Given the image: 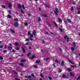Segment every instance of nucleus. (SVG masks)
<instances>
[{"label":"nucleus","instance_id":"nucleus-1","mask_svg":"<svg viewBox=\"0 0 80 80\" xmlns=\"http://www.w3.org/2000/svg\"><path fill=\"white\" fill-rule=\"evenodd\" d=\"M55 11H54V12L56 15H58V9L57 8H56L55 9Z\"/></svg>","mask_w":80,"mask_h":80},{"label":"nucleus","instance_id":"nucleus-2","mask_svg":"<svg viewBox=\"0 0 80 80\" xmlns=\"http://www.w3.org/2000/svg\"><path fill=\"white\" fill-rule=\"evenodd\" d=\"M18 22H15L14 23V26H15V27H18Z\"/></svg>","mask_w":80,"mask_h":80},{"label":"nucleus","instance_id":"nucleus-3","mask_svg":"<svg viewBox=\"0 0 80 80\" xmlns=\"http://www.w3.org/2000/svg\"><path fill=\"white\" fill-rule=\"evenodd\" d=\"M25 77L26 78H32V77H31V75H29V76H25Z\"/></svg>","mask_w":80,"mask_h":80},{"label":"nucleus","instance_id":"nucleus-4","mask_svg":"<svg viewBox=\"0 0 80 80\" xmlns=\"http://www.w3.org/2000/svg\"><path fill=\"white\" fill-rule=\"evenodd\" d=\"M10 32H12V33H14L15 32V31L12 29H10Z\"/></svg>","mask_w":80,"mask_h":80},{"label":"nucleus","instance_id":"nucleus-5","mask_svg":"<svg viewBox=\"0 0 80 80\" xmlns=\"http://www.w3.org/2000/svg\"><path fill=\"white\" fill-rule=\"evenodd\" d=\"M18 8H19L20 9V10L21 9H22L21 8H22V5H21L20 4H18Z\"/></svg>","mask_w":80,"mask_h":80},{"label":"nucleus","instance_id":"nucleus-6","mask_svg":"<svg viewBox=\"0 0 80 80\" xmlns=\"http://www.w3.org/2000/svg\"><path fill=\"white\" fill-rule=\"evenodd\" d=\"M26 59H22L21 61V62L22 63H23V62H26Z\"/></svg>","mask_w":80,"mask_h":80},{"label":"nucleus","instance_id":"nucleus-7","mask_svg":"<svg viewBox=\"0 0 80 80\" xmlns=\"http://www.w3.org/2000/svg\"><path fill=\"white\" fill-rule=\"evenodd\" d=\"M7 17L8 18H10V19L12 18V16H11L9 14L8 15Z\"/></svg>","mask_w":80,"mask_h":80},{"label":"nucleus","instance_id":"nucleus-8","mask_svg":"<svg viewBox=\"0 0 80 80\" xmlns=\"http://www.w3.org/2000/svg\"><path fill=\"white\" fill-rule=\"evenodd\" d=\"M22 49V50L24 53H25V49L23 48V47H22L21 48Z\"/></svg>","mask_w":80,"mask_h":80},{"label":"nucleus","instance_id":"nucleus-9","mask_svg":"<svg viewBox=\"0 0 80 80\" xmlns=\"http://www.w3.org/2000/svg\"><path fill=\"white\" fill-rule=\"evenodd\" d=\"M61 65L62 66H63L64 65V61L63 60L62 61Z\"/></svg>","mask_w":80,"mask_h":80},{"label":"nucleus","instance_id":"nucleus-10","mask_svg":"<svg viewBox=\"0 0 80 80\" xmlns=\"http://www.w3.org/2000/svg\"><path fill=\"white\" fill-rule=\"evenodd\" d=\"M50 59V58H44L43 60H45L46 61H47V60H49Z\"/></svg>","mask_w":80,"mask_h":80},{"label":"nucleus","instance_id":"nucleus-11","mask_svg":"<svg viewBox=\"0 0 80 80\" xmlns=\"http://www.w3.org/2000/svg\"><path fill=\"white\" fill-rule=\"evenodd\" d=\"M67 21L69 22V23H71L72 22V21H71V20H70L69 19H67Z\"/></svg>","mask_w":80,"mask_h":80},{"label":"nucleus","instance_id":"nucleus-12","mask_svg":"<svg viewBox=\"0 0 80 80\" xmlns=\"http://www.w3.org/2000/svg\"><path fill=\"white\" fill-rule=\"evenodd\" d=\"M12 6V4H8V7L9 8H11Z\"/></svg>","mask_w":80,"mask_h":80},{"label":"nucleus","instance_id":"nucleus-13","mask_svg":"<svg viewBox=\"0 0 80 80\" xmlns=\"http://www.w3.org/2000/svg\"><path fill=\"white\" fill-rule=\"evenodd\" d=\"M35 58V55H33L31 59H33V58Z\"/></svg>","mask_w":80,"mask_h":80},{"label":"nucleus","instance_id":"nucleus-14","mask_svg":"<svg viewBox=\"0 0 80 80\" xmlns=\"http://www.w3.org/2000/svg\"><path fill=\"white\" fill-rule=\"evenodd\" d=\"M8 48L9 50H12V47L11 46L9 47H8Z\"/></svg>","mask_w":80,"mask_h":80},{"label":"nucleus","instance_id":"nucleus-15","mask_svg":"<svg viewBox=\"0 0 80 80\" xmlns=\"http://www.w3.org/2000/svg\"><path fill=\"white\" fill-rule=\"evenodd\" d=\"M53 23L57 27H58V25H57V23H56V22H53Z\"/></svg>","mask_w":80,"mask_h":80},{"label":"nucleus","instance_id":"nucleus-16","mask_svg":"<svg viewBox=\"0 0 80 80\" xmlns=\"http://www.w3.org/2000/svg\"><path fill=\"white\" fill-rule=\"evenodd\" d=\"M58 20L59 22H62V19H61V18H58Z\"/></svg>","mask_w":80,"mask_h":80},{"label":"nucleus","instance_id":"nucleus-17","mask_svg":"<svg viewBox=\"0 0 80 80\" xmlns=\"http://www.w3.org/2000/svg\"><path fill=\"white\" fill-rule=\"evenodd\" d=\"M70 75H71L72 76V77H74V76H75V75L72 74V72L70 73Z\"/></svg>","mask_w":80,"mask_h":80},{"label":"nucleus","instance_id":"nucleus-18","mask_svg":"<svg viewBox=\"0 0 80 80\" xmlns=\"http://www.w3.org/2000/svg\"><path fill=\"white\" fill-rule=\"evenodd\" d=\"M55 62L56 63H59V62H58V60L57 59H56L55 60Z\"/></svg>","mask_w":80,"mask_h":80},{"label":"nucleus","instance_id":"nucleus-19","mask_svg":"<svg viewBox=\"0 0 80 80\" xmlns=\"http://www.w3.org/2000/svg\"><path fill=\"white\" fill-rule=\"evenodd\" d=\"M40 62V60H37L36 61V63H38Z\"/></svg>","mask_w":80,"mask_h":80},{"label":"nucleus","instance_id":"nucleus-20","mask_svg":"<svg viewBox=\"0 0 80 80\" xmlns=\"http://www.w3.org/2000/svg\"><path fill=\"white\" fill-rule=\"evenodd\" d=\"M19 65H20V66H21L22 67H23V66L24 65L23 64V63H19Z\"/></svg>","mask_w":80,"mask_h":80},{"label":"nucleus","instance_id":"nucleus-21","mask_svg":"<svg viewBox=\"0 0 80 80\" xmlns=\"http://www.w3.org/2000/svg\"><path fill=\"white\" fill-rule=\"evenodd\" d=\"M68 71V72H71V71H72V69L69 68H67Z\"/></svg>","mask_w":80,"mask_h":80},{"label":"nucleus","instance_id":"nucleus-22","mask_svg":"<svg viewBox=\"0 0 80 80\" xmlns=\"http://www.w3.org/2000/svg\"><path fill=\"white\" fill-rule=\"evenodd\" d=\"M13 72H14V73H15V74H17L18 73V72H17L16 71H15V70H13Z\"/></svg>","mask_w":80,"mask_h":80},{"label":"nucleus","instance_id":"nucleus-23","mask_svg":"<svg viewBox=\"0 0 80 80\" xmlns=\"http://www.w3.org/2000/svg\"><path fill=\"white\" fill-rule=\"evenodd\" d=\"M62 70L60 69L58 70V72H59V73H60V72H62Z\"/></svg>","mask_w":80,"mask_h":80},{"label":"nucleus","instance_id":"nucleus-24","mask_svg":"<svg viewBox=\"0 0 80 80\" xmlns=\"http://www.w3.org/2000/svg\"><path fill=\"white\" fill-rule=\"evenodd\" d=\"M32 53L31 52H29L28 53V55H27V56L28 57H29V56H30V55H31V54Z\"/></svg>","mask_w":80,"mask_h":80},{"label":"nucleus","instance_id":"nucleus-25","mask_svg":"<svg viewBox=\"0 0 80 80\" xmlns=\"http://www.w3.org/2000/svg\"><path fill=\"white\" fill-rule=\"evenodd\" d=\"M21 12H22V13H23V14H24V12H23V11L22 10V9H21Z\"/></svg>","mask_w":80,"mask_h":80},{"label":"nucleus","instance_id":"nucleus-26","mask_svg":"<svg viewBox=\"0 0 80 80\" xmlns=\"http://www.w3.org/2000/svg\"><path fill=\"white\" fill-rule=\"evenodd\" d=\"M38 22H40V21H41V19H40V17H38Z\"/></svg>","mask_w":80,"mask_h":80},{"label":"nucleus","instance_id":"nucleus-27","mask_svg":"<svg viewBox=\"0 0 80 80\" xmlns=\"http://www.w3.org/2000/svg\"><path fill=\"white\" fill-rule=\"evenodd\" d=\"M1 6L2 7V8H6V7H5V6L3 5H1Z\"/></svg>","mask_w":80,"mask_h":80},{"label":"nucleus","instance_id":"nucleus-28","mask_svg":"<svg viewBox=\"0 0 80 80\" xmlns=\"http://www.w3.org/2000/svg\"><path fill=\"white\" fill-rule=\"evenodd\" d=\"M68 61L70 63H73V62H72V61H71L69 59H68Z\"/></svg>","mask_w":80,"mask_h":80},{"label":"nucleus","instance_id":"nucleus-29","mask_svg":"<svg viewBox=\"0 0 80 80\" xmlns=\"http://www.w3.org/2000/svg\"><path fill=\"white\" fill-rule=\"evenodd\" d=\"M8 12L9 13H10V14H12V11H11L10 10H9L8 11Z\"/></svg>","mask_w":80,"mask_h":80},{"label":"nucleus","instance_id":"nucleus-30","mask_svg":"<svg viewBox=\"0 0 80 80\" xmlns=\"http://www.w3.org/2000/svg\"><path fill=\"white\" fill-rule=\"evenodd\" d=\"M59 30H60V32H63V30H62V28H59Z\"/></svg>","mask_w":80,"mask_h":80},{"label":"nucleus","instance_id":"nucleus-31","mask_svg":"<svg viewBox=\"0 0 80 80\" xmlns=\"http://www.w3.org/2000/svg\"><path fill=\"white\" fill-rule=\"evenodd\" d=\"M28 39H29L31 41H33V39L30 38H28Z\"/></svg>","mask_w":80,"mask_h":80},{"label":"nucleus","instance_id":"nucleus-32","mask_svg":"<svg viewBox=\"0 0 80 80\" xmlns=\"http://www.w3.org/2000/svg\"><path fill=\"white\" fill-rule=\"evenodd\" d=\"M7 50H3V53H7Z\"/></svg>","mask_w":80,"mask_h":80},{"label":"nucleus","instance_id":"nucleus-33","mask_svg":"<svg viewBox=\"0 0 80 80\" xmlns=\"http://www.w3.org/2000/svg\"><path fill=\"white\" fill-rule=\"evenodd\" d=\"M64 38L65 40H66V39H67V35H65L64 37Z\"/></svg>","mask_w":80,"mask_h":80},{"label":"nucleus","instance_id":"nucleus-34","mask_svg":"<svg viewBox=\"0 0 80 80\" xmlns=\"http://www.w3.org/2000/svg\"><path fill=\"white\" fill-rule=\"evenodd\" d=\"M71 11H73V7H72L70 9Z\"/></svg>","mask_w":80,"mask_h":80},{"label":"nucleus","instance_id":"nucleus-35","mask_svg":"<svg viewBox=\"0 0 80 80\" xmlns=\"http://www.w3.org/2000/svg\"><path fill=\"white\" fill-rule=\"evenodd\" d=\"M71 50L72 51H74L75 50V49H74V48L73 47L71 48Z\"/></svg>","mask_w":80,"mask_h":80},{"label":"nucleus","instance_id":"nucleus-36","mask_svg":"<svg viewBox=\"0 0 80 80\" xmlns=\"http://www.w3.org/2000/svg\"><path fill=\"white\" fill-rule=\"evenodd\" d=\"M71 67H72V68H74V67H76V66H75V65H71Z\"/></svg>","mask_w":80,"mask_h":80},{"label":"nucleus","instance_id":"nucleus-37","mask_svg":"<svg viewBox=\"0 0 80 80\" xmlns=\"http://www.w3.org/2000/svg\"><path fill=\"white\" fill-rule=\"evenodd\" d=\"M66 77V74H64L62 76V78H65Z\"/></svg>","mask_w":80,"mask_h":80},{"label":"nucleus","instance_id":"nucleus-38","mask_svg":"<svg viewBox=\"0 0 80 80\" xmlns=\"http://www.w3.org/2000/svg\"><path fill=\"white\" fill-rule=\"evenodd\" d=\"M14 21H18V20L17 18H15L14 19Z\"/></svg>","mask_w":80,"mask_h":80},{"label":"nucleus","instance_id":"nucleus-39","mask_svg":"<svg viewBox=\"0 0 80 80\" xmlns=\"http://www.w3.org/2000/svg\"><path fill=\"white\" fill-rule=\"evenodd\" d=\"M25 41L26 42H28V41H29V39L27 38H26Z\"/></svg>","mask_w":80,"mask_h":80},{"label":"nucleus","instance_id":"nucleus-40","mask_svg":"<svg viewBox=\"0 0 80 80\" xmlns=\"http://www.w3.org/2000/svg\"><path fill=\"white\" fill-rule=\"evenodd\" d=\"M22 7L23 9H25V6H24V5H23L22 6Z\"/></svg>","mask_w":80,"mask_h":80},{"label":"nucleus","instance_id":"nucleus-41","mask_svg":"<svg viewBox=\"0 0 80 80\" xmlns=\"http://www.w3.org/2000/svg\"><path fill=\"white\" fill-rule=\"evenodd\" d=\"M3 59V58L2 57H0V59L1 60H2Z\"/></svg>","mask_w":80,"mask_h":80},{"label":"nucleus","instance_id":"nucleus-42","mask_svg":"<svg viewBox=\"0 0 80 80\" xmlns=\"http://www.w3.org/2000/svg\"><path fill=\"white\" fill-rule=\"evenodd\" d=\"M40 76V77H42V78H44V76H43V75L42 74H41Z\"/></svg>","mask_w":80,"mask_h":80},{"label":"nucleus","instance_id":"nucleus-43","mask_svg":"<svg viewBox=\"0 0 80 80\" xmlns=\"http://www.w3.org/2000/svg\"><path fill=\"white\" fill-rule=\"evenodd\" d=\"M14 45H15L16 46H17V45H18V42H16L15 43Z\"/></svg>","mask_w":80,"mask_h":80},{"label":"nucleus","instance_id":"nucleus-44","mask_svg":"<svg viewBox=\"0 0 80 80\" xmlns=\"http://www.w3.org/2000/svg\"><path fill=\"white\" fill-rule=\"evenodd\" d=\"M59 49L60 50V51H61V52H62V48H61L59 47Z\"/></svg>","mask_w":80,"mask_h":80},{"label":"nucleus","instance_id":"nucleus-45","mask_svg":"<svg viewBox=\"0 0 80 80\" xmlns=\"http://www.w3.org/2000/svg\"><path fill=\"white\" fill-rule=\"evenodd\" d=\"M30 34H31V32L30 31H28V35H30Z\"/></svg>","mask_w":80,"mask_h":80},{"label":"nucleus","instance_id":"nucleus-46","mask_svg":"<svg viewBox=\"0 0 80 80\" xmlns=\"http://www.w3.org/2000/svg\"><path fill=\"white\" fill-rule=\"evenodd\" d=\"M29 44V42H27L26 43H25L26 45H28Z\"/></svg>","mask_w":80,"mask_h":80},{"label":"nucleus","instance_id":"nucleus-47","mask_svg":"<svg viewBox=\"0 0 80 80\" xmlns=\"http://www.w3.org/2000/svg\"><path fill=\"white\" fill-rule=\"evenodd\" d=\"M72 44H73V45H76V44L75 43V42H73Z\"/></svg>","mask_w":80,"mask_h":80},{"label":"nucleus","instance_id":"nucleus-48","mask_svg":"<svg viewBox=\"0 0 80 80\" xmlns=\"http://www.w3.org/2000/svg\"><path fill=\"white\" fill-rule=\"evenodd\" d=\"M34 68H38V66H34Z\"/></svg>","mask_w":80,"mask_h":80},{"label":"nucleus","instance_id":"nucleus-49","mask_svg":"<svg viewBox=\"0 0 80 80\" xmlns=\"http://www.w3.org/2000/svg\"><path fill=\"white\" fill-rule=\"evenodd\" d=\"M33 37V34H31L30 36V37Z\"/></svg>","mask_w":80,"mask_h":80},{"label":"nucleus","instance_id":"nucleus-50","mask_svg":"<svg viewBox=\"0 0 80 80\" xmlns=\"http://www.w3.org/2000/svg\"><path fill=\"white\" fill-rule=\"evenodd\" d=\"M7 45H5L4 46V49H6V48H7Z\"/></svg>","mask_w":80,"mask_h":80},{"label":"nucleus","instance_id":"nucleus-51","mask_svg":"<svg viewBox=\"0 0 80 80\" xmlns=\"http://www.w3.org/2000/svg\"><path fill=\"white\" fill-rule=\"evenodd\" d=\"M67 41L69 42V37H67Z\"/></svg>","mask_w":80,"mask_h":80},{"label":"nucleus","instance_id":"nucleus-52","mask_svg":"<svg viewBox=\"0 0 80 80\" xmlns=\"http://www.w3.org/2000/svg\"><path fill=\"white\" fill-rule=\"evenodd\" d=\"M80 78V76H78V78H77V80H79V79Z\"/></svg>","mask_w":80,"mask_h":80},{"label":"nucleus","instance_id":"nucleus-53","mask_svg":"<svg viewBox=\"0 0 80 80\" xmlns=\"http://www.w3.org/2000/svg\"><path fill=\"white\" fill-rule=\"evenodd\" d=\"M16 50H20V48L18 47H17L16 48Z\"/></svg>","mask_w":80,"mask_h":80},{"label":"nucleus","instance_id":"nucleus-54","mask_svg":"<svg viewBox=\"0 0 80 80\" xmlns=\"http://www.w3.org/2000/svg\"><path fill=\"white\" fill-rule=\"evenodd\" d=\"M31 75L32 77H35V75H34V74L33 73H32L31 74Z\"/></svg>","mask_w":80,"mask_h":80},{"label":"nucleus","instance_id":"nucleus-55","mask_svg":"<svg viewBox=\"0 0 80 80\" xmlns=\"http://www.w3.org/2000/svg\"><path fill=\"white\" fill-rule=\"evenodd\" d=\"M32 33L34 36L37 35V34H35L34 32H32Z\"/></svg>","mask_w":80,"mask_h":80},{"label":"nucleus","instance_id":"nucleus-56","mask_svg":"<svg viewBox=\"0 0 80 80\" xmlns=\"http://www.w3.org/2000/svg\"><path fill=\"white\" fill-rule=\"evenodd\" d=\"M15 79L16 80H20V79H18V78H15Z\"/></svg>","mask_w":80,"mask_h":80},{"label":"nucleus","instance_id":"nucleus-57","mask_svg":"<svg viewBox=\"0 0 80 80\" xmlns=\"http://www.w3.org/2000/svg\"><path fill=\"white\" fill-rule=\"evenodd\" d=\"M28 16L29 17H31V15L30 13H28Z\"/></svg>","mask_w":80,"mask_h":80},{"label":"nucleus","instance_id":"nucleus-58","mask_svg":"<svg viewBox=\"0 0 80 80\" xmlns=\"http://www.w3.org/2000/svg\"><path fill=\"white\" fill-rule=\"evenodd\" d=\"M42 16H43L45 17H47V15H44L43 14L42 15Z\"/></svg>","mask_w":80,"mask_h":80},{"label":"nucleus","instance_id":"nucleus-59","mask_svg":"<svg viewBox=\"0 0 80 80\" xmlns=\"http://www.w3.org/2000/svg\"><path fill=\"white\" fill-rule=\"evenodd\" d=\"M48 78H49V80H52V78H51L50 77H48Z\"/></svg>","mask_w":80,"mask_h":80},{"label":"nucleus","instance_id":"nucleus-60","mask_svg":"<svg viewBox=\"0 0 80 80\" xmlns=\"http://www.w3.org/2000/svg\"><path fill=\"white\" fill-rule=\"evenodd\" d=\"M48 26H49V27H52V24H49L48 25Z\"/></svg>","mask_w":80,"mask_h":80},{"label":"nucleus","instance_id":"nucleus-61","mask_svg":"<svg viewBox=\"0 0 80 80\" xmlns=\"http://www.w3.org/2000/svg\"><path fill=\"white\" fill-rule=\"evenodd\" d=\"M24 24L25 25H26V26H27V25H28V24L27 23H25Z\"/></svg>","mask_w":80,"mask_h":80},{"label":"nucleus","instance_id":"nucleus-62","mask_svg":"<svg viewBox=\"0 0 80 80\" xmlns=\"http://www.w3.org/2000/svg\"><path fill=\"white\" fill-rule=\"evenodd\" d=\"M3 47L2 45H1L0 46V48H3Z\"/></svg>","mask_w":80,"mask_h":80},{"label":"nucleus","instance_id":"nucleus-63","mask_svg":"<svg viewBox=\"0 0 80 80\" xmlns=\"http://www.w3.org/2000/svg\"><path fill=\"white\" fill-rule=\"evenodd\" d=\"M78 14H80V11H78Z\"/></svg>","mask_w":80,"mask_h":80},{"label":"nucleus","instance_id":"nucleus-64","mask_svg":"<svg viewBox=\"0 0 80 80\" xmlns=\"http://www.w3.org/2000/svg\"><path fill=\"white\" fill-rule=\"evenodd\" d=\"M12 52H13V53L15 52V50H14V49H13V50H12Z\"/></svg>","mask_w":80,"mask_h":80}]
</instances>
